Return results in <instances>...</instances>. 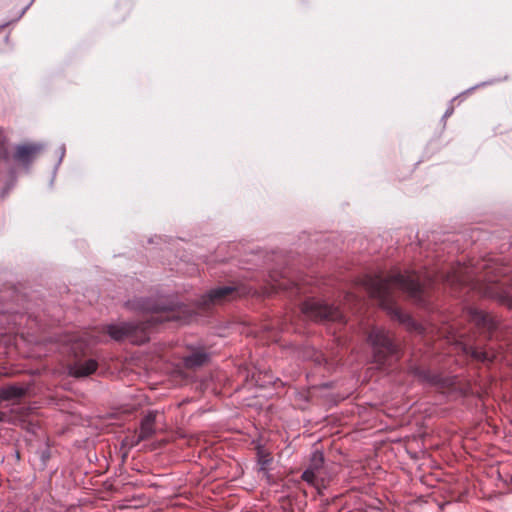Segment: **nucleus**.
Instances as JSON below:
<instances>
[{"mask_svg": "<svg viewBox=\"0 0 512 512\" xmlns=\"http://www.w3.org/2000/svg\"><path fill=\"white\" fill-rule=\"evenodd\" d=\"M323 463H324L323 453L316 450L311 455L308 468L318 472L322 468Z\"/></svg>", "mask_w": 512, "mask_h": 512, "instance_id": "nucleus-15", "label": "nucleus"}, {"mask_svg": "<svg viewBox=\"0 0 512 512\" xmlns=\"http://www.w3.org/2000/svg\"><path fill=\"white\" fill-rule=\"evenodd\" d=\"M134 305L138 310L147 314V317L144 321L138 323L129 322L108 325L106 330L112 339L120 341L125 338L132 337L138 330L144 332L158 323L177 319L174 313L177 304L172 301H168L165 297H160L158 299L141 298L136 300Z\"/></svg>", "mask_w": 512, "mask_h": 512, "instance_id": "nucleus-2", "label": "nucleus"}, {"mask_svg": "<svg viewBox=\"0 0 512 512\" xmlns=\"http://www.w3.org/2000/svg\"><path fill=\"white\" fill-rule=\"evenodd\" d=\"M368 341L373 347L374 360L379 364H385L388 357H393L397 354V346L390 338L388 332L382 328H373L368 335Z\"/></svg>", "mask_w": 512, "mask_h": 512, "instance_id": "nucleus-3", "label": "nucleus"}, {"mask_svg": "<svg viewBox=\"0 0 512 512\" xmlns=\"http://www.w3.org/2000/svg\"><path fill=\"white\" fill-rule=\"evenodd\" d=\"M486 268L484 278L490 284L487 294L491 297L504 298L506 287L512 283V276L508 275L510 268L498 263Z\"/></svg>", "mask_w": 512, "mask_h": 512, "instance_id": "nucleus-4", "label": "nucleus"}, {"mask_svg": "<svg viewBox=\"0 0 512 512\" xmlns=\"http://www.w3.org/2000/svg\"><path fill=\"white\" fill-rule=\"evenodd\" d=\"M157 417V412L150 411L141 421L140 429L137 435L135 436L134 444H138L143 440H147L153 436L155 433V421Z\"/></svg>", "mask_w": 512, "mask_h": 512, "instance_id": "nucleus-7", "label": "nucleus"}, {"mask_svg": "<svg viewBox=\"0 0 512 512\" xmlns=\"http://www.w3.org/2000/svg\"><path fill=\"white\" fill-rule=\"evenodd\" d=\"M451 113H452V109H451V110H448V111L445 113L444 117H448Z\"/></svg>", "mask_w": 512, "mask_h": 512, "instance_id": "nucleus-19", "label": "nucleus"}, {"mask_svg": "<svg viewBox=\"0 0 512 512\" xmlns=\"http://www.w3.org/2000/svg\"><path fill=\"white\" fill-rule=\"evenodd\" d=\"M272 462V457L269 453L264 451L258 452V464L261 471H266Z\"/></svg>", "mask_w": 512, "mask_h": 512, "instance_id": "nucleus-16", "label": "nucleus"}, {"mask_svg": "<svg viewBox=\"0 0 512 512\" xmlns=\"http://www.w3.org/2000/svg\"><path fill=\"white\" fill-rule=\"evenodd\" d=\"M43 149L44 146L41 143H26L18 145L15 148L13 160L25 167H28Z\"/></svg>", "mask_w": 512, "mask_h": 512, "instance_id": "nucleus-6", "label": "nucleus"}, {"mask_svg": "<svg viewBox=\"0 0 512 512\" xmlns=\"http://www.w3.org/2000/svg\"><path fill=\"white\" fill-rule=\"evenodd\" d=\"M25 394V389L18 386H9L3 388L0 391V399L2 403H5L7 400L18 399Z\"/></svg>", "mask_w": 512, "mask_h": 512, "instance_id": "nucleus-14", "label": "nucleus"}, {"mask_svg": "<svg viewBox=\"0 0 512 512\" xmlns=\"http://www.w3.org/2000/svg\"><path fill=\"white\" fill-rule=\"evenodd\" d=\"M418 376L420 378H422L423 380H427V381H434V378H430V376L428 375V373L424 372V371H421V372H418L417 373Z\"/></svg>", "mask_w": 512, "mask_h": 512, "instance_id": "nucleus-18", "label": "nucleus"}, {"mask_svg": "<svg viewBox=\"0 0 512 512\" xmlns=\"http://www.w3.org/2000/svg\"><path fill=\"white\" fill-rule=\"evenodd\" d=\"M98 363L94 359H88L85 361H76L70 365L69 373L74 377H85L96 371Z\"/></svg>", "mask_w": 512, "mask_h": 512, "instance_id": "nucleus-9", "label": "nucleus"}, {"mask_svg": "<svg viewBox=\"0 0 512 512\" xmlns=\"http://www.w3.org/2000/svg\"><path fill=\"white\" fill-rule=\"evenodd\" d=\"M301 311L310 319L316 321H342L343 314L334 306L317 300H307L302 304Z\"/></svg>", "mask_w": 512, "mask_h": 512, "instance_id": "nucleus-5", "label": "nucleus"}, {"mask_svg": "<svg viewBox=\"0 0 512 512\" xmlns=\"http://www.w3.org/2000/svg\"><path fill=\"white\" fill-rule=\"evenodd\" d=\"M10 160L9 144L3 134V131L0 130V166H4L11 171Z\"/></svg>", "mask_w": 512, "mask_h": 512, "instance_id": "nucleus-13", "label": "nucleus"}, {"mask_svg": "<svg viewBox=\"0 0 512 512\" xmlns=\"http://www.w3.org/2000/svg\"><path fill=\"white\" fill-rule=\"evenodd\" d=\"M209 357V354L204 350H196L184 357L183 362L186 368L194 369L208 362Z\"/></svg>", "mask_w": 512, "mask_h": 512, "instance_id": "nucleus-11", "label": "nucleus"}, {"mask_svg": "<svg viewBox=\"0 0 512 512\" xmlns=\"http://www.w3.org/2000/svg\"><path fill=\"white\" fill-rule=\"evenodd\" d=\"M470 318L479 327L489 331L495 328V322L492 317L484 311L473 309L470 311Z\"/></svg>", "mask_w": 512, "mask_h": 512, "instance_id": "nucleus-12", "label": "nucleus"}, {"mask_svg": "<svg viewBox=\"0 0 512 512\" xmlns=\"http://www.w3.org/2000/svg\"><path fill=\"white\" fill-rule=\"evenodd\" d=\"M464 353L484 363L492 362L497 358L496 352L493 349H479L473 346H465Z\"/></svg>", "mask_w": 512, "mask_h": 512, "instance_id": "nucleus-10", "label": "nucleus"}, {"mask_svg": "<svg viewBox=\"0 0 512 512\" xmlns=\"http://www.w3.org/2000/svg\"><path fill=\"white\" fill-rule=\"evenodd\" d=\"M316 473L317 471L315 470H312L310 468H307L303 473H302V476L301 478L307 482L308 484L310 485H313L314 484V481L316 479Z\"/></svg>", "mask_w": 512, "mask_h": 512, "instance_id": "nucleus-17", "label": "nucleus"}, {"mask_svg": "<svg viewBox=\"0 0 512 512\" xmlns=\"http://www.w3.org/2000/svg\"><path fill=\"white\" fill-rule=\"evenodd\" d=\"M435 282V278L425 272H394L387 277L382 275L370 276L365 280V287L369 294L378 299L380 305L388 314L408 328H415L413 319L403 312L395 303L394 292H405L415 303L425 305V290Z\"/></svg>", "mask_w": 512, "mask_h": 512, "instance_id": "nucleus-1", "label": "nucleus"}, {"mask_svg": "<svg viewBox=\"0 0 512 512\" xmlns=\"http://www.w3.org/2000/svg\"><path fill=\"white\" fill-rule=\"evenodd\" d=\"M234 292L235 289L231 286L214 288L202 297L200 304L207 306L209 304L221 303L222 301L227 300L230 295L234 294Z\"/></svg>", "mask_w": 512, "mask_h": 512, "instance_id": "nucleus-8", "label": "nucleus"}]
</instances>
